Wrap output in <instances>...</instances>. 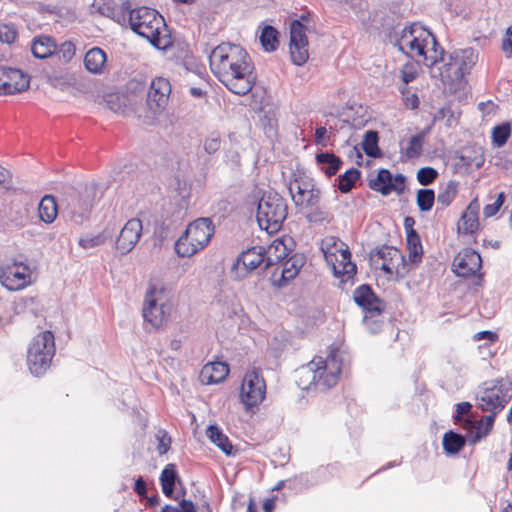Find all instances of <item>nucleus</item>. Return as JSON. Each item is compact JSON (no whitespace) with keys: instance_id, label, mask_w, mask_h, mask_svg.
<instances>
[{"instance_id":"f257e3e1","label":"nucleus","mask_w":512,"mask_h":512,"mask_svg":"<svg viewBox=\"0 0 512 512\" xmlns=\"http://www.w3.org/2000/svg\"><path fill=\"white\" fill-rule=\"evenodd\" d=\"M210 68L232 93L243 96L254 86L253 66L248 53L239 45L222 43L209 55Z\"/></svg>"},{"instance_id":"f03ea898","label":"nucleus","mask_w":512,"mask_h":512,"mask_svg":"<svg viewBox=\"0 0 512 512\" xmlns=\"http://www.w3.org/2000/svg\"><path fill=\"white\" fill-rule=\"evenodd\" d=\"M512 398V382L508 379H497L491 382V386L484 388L482 393L477 396L480 401L478 408L482 411L490 412L484 418L475 424L468 418L466 420L467 427H474L475 434L471 437L470 443L475 444L482 438L490 434L493 429L495 418L505 405Z\"/></svg>"},{"instance_id":"7ed1b4c3","label":"nucleus","mask_w":512,"mask_h":512,"mask_svg":"<svg viewBox=\"0 0 512 512\" xmlns=\"http://www.w3.org/2000/svg\"><path fill=\"white\" fill-rule=\"evenodd\" d=\"M130 30L158 50L165 51L173 44L163 16L152 8L130 9Z\"/></svg>"},{"instance_id":"20e7f679","label":"nucleus","mask_w":512,"mask_h":512,"mask_svg":"<svg viewBox=\"0 0 512 512\" xmlns=\"http://www.w3.org/2000/svg\"><path fill=\"white\" fill-rule=\"evenodd\" d=\"M171 94V84L163 77H156L149 86L146 93L145 104L141 107H132V99L130 98V111L141 121L145 126H155L158 124V118L168 104L169 96Z\"/></svg>"},{"instance_id":"39448f33","label":"nucleus","mask_w":512,"mask_h":512,"mask_svg":"<svg viewBox=\"0 0 512 512\" xmlns=\"http://www.w3.org/2000/svg\"><path fill=\"white\" fill-rule=\"evenodd\" d=\"M289 192L296 206L310 208L306 215L309 223H323L329 218V212L319 207L321 190L317 188L313 179L296 177L289 185Z\"/></svg>"},{"instance_id":"423d86ee","label":"nucleus","mask_w":512,"mask_h":512,"mask_svg":"<svg viewBox=\"0 0 512 512\" xmlns=\"http://www.w3.org/2000/svg\"><path fill=\"white\" fill-rule=\"evenodd\" d=\"M288 216L286 200L277 192H264L258 201L256 219L269 234L277 233Z\"/></svg>"},{"instance_id":"0eeeda50","label":"nucleus","mask_w":512,"mask_h":512,"mask_svg":"<svg viewBox=\"0 0 512 512\" xmlns=\"http://www.w3.org/2000/svg\"><path fill=\"white\" fill-rule=\"evenodd\" d=\"M98 193L95 182L85 183L77 189L71 188L62 200L63 209L73 222L81 224L88 217Z\"/></svg>"},{"instance_id":"6e6552de","label":"nucleus","mask_w":512,"mask_h":512,"mask_svg":"<svg viewBox=\"0 0 512 512\" xmlns=\"http://www.w3.org/2000/svg\"><path fill=\"white\" fill-rule=\"evenodd\" d=\"M55 355L54 335L44 331L35 336L27 351V365L34 376H42Z\"/></svg>"},{"instance_id":"1a4fd4ad","label":"nucleus","mask_w":512,"mask_h":512,"mask_svg":"<svg viewBox=\"0 0 512 512\" xmlns=\"http://www.w3.org/2000/svg\"><path fill=\"white\" fill-rule=\"evenodd\" d=\"M478 54L469 47L456 50L449 54L448 60L444 58L443 69L439 76L443 83H459L466 74L470 73L472 67L476 64Z\"/></svg>"},{"instance_id":"9d476101","label":"nucleus","mask_w":512,"mask_h":512,"mask_svg":"<svg viewBox=\"0 0 512 512\" xmlns=\"http://www.w3.org/2000/svg\"><path fill=\"white\" fill-rule=\"evenodd\" d=\"M164 294V289H156L153 286H150L146 292L142 314L144 321L154 329L163 327L168 322L172 311V304L164 299Z\"/></svg>"},{"instance_id":"9b49d317","label":"nucleus","mask_w":512,"mask_h":512,"mask_svg":"<svg viewBox=\"0 0 512 512\" xmlns=\"http://www.w3.org/2000/svg\"><path fill=\"white\" fill-rule=\"evenodd\" d=\"M32 271L30 267L17 260L0 264V283L9 291H18L31 284Z\"/></svg>"},{"instance_id":"f8f14e48","label":"nucleus","mask_w":512,"mask_h":512,"mask_svg":"<svg viewBox=\"0 0 512 512\" xmlns=\"http://www.w3.org/2000/svg\"><path fill=\"white\" fill-rule=\"evenodd\" d=\"M370 260L373 263L382 261L379 266L387 274H396L397 277H404L408 272L405 257L402 252L393 247L382 245L370 252Z\"/></svg>"},{"instance_id":"ddd939ff","label":"nucleus","mask_w":512,"mask_h":512,"mask_svg":"<svg viewBox=\"0 0 512 512\" xmlns=\"http://www.w3.org/2000/svg\"><path fill=\"white\" fill-rule=\"evenodd\" d=\"M266 383L260 369L254 368L244 375L240 398L247 410L258 406L265 398Z\"/></svg>"},{"instance_id":"4468645a","label":"nucleus","mask_w":512,"mask_h":512,"mask_svg":"<svg viewBox=\"0 0 512 512\" xmlns=\"http://www.w3.org/2000/svg\"><path fill=\"white\" fill-rule=\"evenodd\" d=\"M266 248L253 246L242 251L232 264L231 273H235V279H243L249 273L258 268L262 263L266 265Z\"/></svg>"},{"instance_id":"2eb2a0df","label":"nucleus","mask_w":512,"mask_h":512,"mask_svg":"<svg viewBox=\"0 0 512 512\" xmlns=\"http://www.w3.org/2000/svg\"><path fill=\"white\" fill-rule=\"evenodd\" d=\"M311 364L316 366L315 370L310 368L308 371L312 373V383L325 388H331L337 384L341 367L337 363L335 355L329 357L327 361L320 359L318 362H315L313 360Z\"/></svg>"},{"instance_id":"dca6fc26","label":"nucleus","mask_w":512,"mask_h":512,"mask_svg":"<svg viewBox=\"0 0 512 512\" xmlns=\"http://www.w3.org/2000/svg\"><path fill=\"white\" fill-rule=\"evenodd\" d=\"M409 57H423L425 64L429 67L436 65L439 61H444V49L438 44V47L431 45V40L426 39L422 34H417L415 41L407 45L406 52Z\"/></svg>"},{"instance_id":"f3484780","label":"nucleus","mask_w":512,"mask_h":512,"mask_svg":"<svg viewBox=\"0 0 512 512\" xmlns=\"http://www.w3.org/2000/svg\"><path fill=\"white\" fill-rule=\"evenodd\" d=\"M30 77L22 70L0 66V95H12L29 88Z\"/></svg>"},{"instance_id":"a211bd4d","label":"nucleus","mask_w":512,"mask_h":512,"mask_svg":"<svg viewBox=\"0 0 512 512\" xmlns=\"http://www.w3.org/2000/svg\"><path fill=\"white\" fill-rule=\"evenodd\" d=\"M453 272L458 277L475 276L482 267V259L478 252L471 248L460 251L453 260Z\"/></svg>"},{"instance_id":"6ab92c4d","label":"nucleus","mask_w":512,"mask_h":512,"mask_svg":"<svg viewBox=\"0 0 512 512\" xmlns=\"http://www.w3.org/2000/svg\"><path fill=\"white\" fill-rule=\"evenodd\" d=\"M353 299L366 314L372 316H380L385 309L384 301L375 294L368 284L358 286L353 293Z\"/></svg>"},{"instance_id":"aec40b11","label":"nucleus","mask_w":512,"mask_h":512,"mask_svg":"<svg viewBox=\"0 0 512 512\" xmlns=\"http://www.w3.org/2000/svg\"><path fill=\"white\" fill-rule=\"evenodd\" d=\"M185 232L191 241L201 250L208 245L214 234V225L210 218H198L188 225Z\"/></svg>"},{"instance_id":"412c9836","label":"nucleus","mask_w":512,"mask_h":512,"mask_svg":"<svg viewBox=\"0 0 512 512\" xmlns=\"http://www.w3.org/2000/svg\"><path fill=\"white\" fill-rule=\"evenodd\" d=\"M417 34H422L426 39L431 40L433 47H438L436 37L428 30L414 23L410 26L403 28L400 36L396 39L395 45L402 52H406L407 45H410L411 41H415Z\"/></svg>"},{"instance_id":"4be33fe9","label":"nucleus","mask_w":512,"mask_h":512,"mask_svg":"<svg viewBox=\"0 0 512 512\" xmlns=\"http://www.w3.org/2000/svg\"><path fill=\"white\" fill-rule=\"evenodd\" d=\"M368 186L371 190L381 193L383 196L389 195L392 191L398 194L402 193V187L393 184L392 173L385 168H381L374 179H370Z\"/></svg>"},{"instance_id":"5701e85b","label":"nucleus","mask_w":512,"mask_h":512,"mask_svg":"<svg viewBox=\"0 0 512 512\" xmlns=\"http://www.w3.org/2000/svg\"><path fill=\"white\" fill-rule=\"evenodd\" d=\"M337 252L340 254V259L334 266L333 274L335 277L341 278V283H345L354 278L357 267L351 261V252L348 249H337Z\"/></svg>"},{"instance_id":"b1692460","label":"nucleus","mask_w":512,"mask_h":512,"mask_svg":"<svg viewBox=\"0 0 512 512\" xmlns=\"http://www.w3.org/2000/svg\"><path fill=\"white\" fill-rule=\"evenodd\" d=\"M479 204L477 200L469 203L458 223V231L463 234H473L479 227L478 221Z\"/></svg>"},{"instance_id":"393cba45","label":"nucleus","mask_w":512,"mask_h":512,"mask_svg":"<svg viewBox=\"0 0 512 512\" xmlns=\"http://www.w3.org/2000/svg\"><path fill=\"white\" fill-rule=\"evenodd\" d=\"M229 371L228 364L217 361L206 364L200 376L206 384H216L222 382L229 375Z\"/></svg>"},{"instance_id":"a878e982","label":"nucleus","mask_w":512,"mask_h":512,"mask_svg":"<svg viewBox=\"0 0 512 512\" xmlns=\"http://www.w3.org/2000/svg\"><path fill=\"white\" fill-rule=\"evenodd\" d=\"M56 51L55 40L46 35H40L33 38L31 42V52L35 58L46 59Z\"/></svg>"},{"instance_id":"bb28decb","label":"nucleus","mask_w":512,"mask_h":512,"mask_svg":"<svg viewBox=\"0 0 512 512\" xmlns=\"http://www.w3.org/2000/svg\"><path fill=\"white\" fill-rule=\"evenodd\" d=\"M266 265L264 270L282 262L285 258H287L290 254L287 245L284 240L276 239L274 240L266 249Z\"/></svg>"},{"instance_id":"cd10ccee","label":"nucleus","mask_w":512,"mask_h":512,"mask_svg":"<svg viewBox=\"0 0 512 512\" xmlns=\"http://www.w3.org/2000/svg\"><path fill=\"white\" fill-rule=\"evenodd\" d=\"M316 163L327 177L338 173L342 166V160L332 152H320L316 154Z\"/></svg>"},{"instance_id":"c85d7f7f","label":"nucleus","mask_w":512,"mask_h":512,"mask_svg":"<svg viewBox=\"0 0 512 512\" xmlns=\"http://www.w3.org/2000/svg\"><path fill=\"white\" fill-rule=\"evenodd\" d=\"M106 61V53L101 48L94 47L85 54L84 66L93 74H101Z\"/></svg>"},{"instance_id":"c756f323","label":"nucleus","mask_w":512,"mask_h":512,"mask_svg":"<svg viewBox=\"0 0 512 512\" xmlns=\"http://www.w3.org/2000/svg\"><path fill=\"white\" fill-rule=\"evenodd\" d=\"M281 263V279L289 281L294 279L305 263V257L302 254L294 253L285 258Z\"/></svg>"},{"instance_id":"7c9ffc66","label":"nucleus","mask_w":512,"mask_h":512,"mask_svg":"<svg viewBox=\"0 0 512 512\" xmlns=\"http://www.w3.org/2000/svg\"><path fill=\"white\" fill-rule=\"evenodd\" d=\"M180 482V478L176 471L175 464H168L162 470L160 475V483L164 495L168 498H173L175 483Z\"/></svg>"},{"instance_id":"2f4dec72","label":"nucleus","mask_w":512,"mask_h":512,"mask_svg":"<svg viewBox=\"0 0 512 512\" xmlns=\"http://www.w3.org/2000/svg\"><path fill=\"white\" fill-rule=\"evenodd\" d=\"M112 2L103 3L99 7V11L101 14L112 18L121 26H126L127 18L126 14L128 12V1H123L121 6H112Z\"/></svg>"},{"instance_id":"473e14b6","label":"nucleus","mask_w":512,"mask_h":512,"mask_svg":"<svg viewBox=\"0 0 512 512\" xmlns=\"http://www.w3.org/2000/svg\"><path fill=\"white\" fill-rule=\"evenodd\" d=\"M206 435L210 441L215 444L227 456L233 454V445L229 438L216 425H209Z\"/></svg>"},{"instance_id":"72a5a7b5","label":"nucleus","mask_w":512,"mask_h":512,"mask_svg":"<svg viewBox=\"0 0 512 512\" xmlns=\"http://www.w3.org/2000/svg\"><path fill=\"white\" fill-rule=\"evenodd\" d=\"M38 212L43 222L46 224L53 223L58 214V205L54 196L45 195L39 203Z\"/></svg>"},{"instance_id":"f704fd0d","label":"nucleus","mask_w":512,"mask_h":512,"mask_svg":"<svg viewBox=\"0 0 512 512\" xmlns=\"http://www.w3.org/2000/svg\"><path fill=\"white\" fill-rule=\"evenodd\" d=\"M361 177V171L357 168H350L335 179V184L341 193H349L356 186Z\"/></svg>"},{"instance_id":"c9c22d12","label":"nucleus","mask_w":512,"mask_h":512,"mask_svg":"<svg viewBox=\"0 0 512 512\" xmlns=\"http://www.w3.org/2000/svg\"><path fill=\"white\" fill-rule=\"evenodd\" d=\"M466 443V439L459 433L448 431L443 436V449L447 454L458 453Z\"/></svg>"},{"instance_id":"e433bc0d","label":"nucleus","mask_w":512,"mask_h":512,"mask_svg":"<svg viewBox=\"0 0 512 512\" xmlns=\"http://www.w3.org/2000/svg\"><path fill=\"white\" fill-rule=\"evenodd\" d=\"M407 240V249H408V256L409 260L412 263H419L422 259L423 255V248L421 244V238L417 232H411L407 233L406 235Z\"/></svg>"},{"instance_id":"4c0bfd02","label":"nucleus","mask_w":512,"mask_h":512,"mask_svg":"<svg viewBox=\"0 0 512 512\" xmlns=\"http://www.w3.org/2000/svg\"><path fill=\"white\" fill-rule=\"evenodd\" d=\"M278 36L279 33L276 28L271 25L264 26L260 35V43L263 49L267 52L275 51L279 45Z\"/></svg>"},{"instance_id":"58836bf2","label":"nucleus","mask_w":512,"mask_h":512,"mask_svg":"<svg viewBox=\"0 0 512 512\" xmlns=\"http://www.w3.org/2000/svg\"><path fill=\"white\" fill-rule=\"evenodd\" d=\"M379 141V135L378 132L375 130H368L366 131L362 147L365 152V154L372 158H378L381 156V150L378 146Z\"/></svg>"},{"instance_id":"ea45409f","label":"nucleus","mask_w":512,"mask_h":512,"mask_svg":"<svg viewBox=\"0 0 512 512\" xmlns=\"http://www.w3.org/2000/svg\"><path fill=\"white\" fill-rule=\"evenodd\" d=\"M458 182L450 180L444 186H441L437 195V202L442 208L448 207L455 199L458 192Z\"/></svg>"},{"instance_id":"a19ab883","label":"nucleus","mask_w":512,"mask_h":512,"mask_svg":"<svg viewBox=\"0 0 512 512\" xmlns=\"http://www.w3.org/2000/svg\"><path fill=\"white\" fill-rule=\"evenodd\" d=\"M198 246L197 243L188 238L187 233L184 231L175 243V251L180 257H191L201 250Z\"/></svg>"},{"instance_id":"79ce46f5","label":"nucleus","mask_w":512,"mask_h":512,"mask_svg":"<svg viewBox=\"0 0 512 512\" xmlns=\"http://www.w3.org/2000/svg\"><path fill=\"white\" fill-rule=\"evenodd\" d=\"M435 192L433 189H419L416 194V203L421 212H428L432 209L435 202Z\"/></svg>"},{"instance_id":"37998d69","label":"nucleus","mask_w":512,"mask_h":512,"mask_svg":"<svg viewBox=\"0 0 512 512\" xmlns=\"http://www.w3.org/2000/svg\"><path fill=\"white\" fill-rule=\"evenodd\" d=\"M128 98L124 94H110L106 103L109 109L117 114L126 115Z\"/></svg>"},{"instance_id":"c03bdc74","label":"nucleus","mask_w":512,"mask_h":512,"mask_svg":"<svg viewBox=\"0 0 512 512\" xmlns=\"http://www.w3.org/2000/svg\"><path fill=\"white\" fill-rule=\"evenodd\" d=\"M510 135L511 124L509 122H503L493 128L492 141L497 147H501L506 144Z\"/></svg>"},{"instance_id":"a18cd8bd","label":"nucleus","mask_w":512,"mask_h":512,"mask_svg":"<svg viewBox=\"0 0 512 512\" xmlns=\"http://www.w3.org/2000/svg\"><path fill=\"white\" fill-rule=\"evenodd\" d=\"M289 49L291 60L295 65L301 66L307 62L309 58L308 44L290 43Z\"/></svg>"},{"instance_id":"49530a36","label":"nucleus","mask_w":512,"mask_h":512,"mask_svg":"<svg viewBox=\"0 0 512 512\" xmlns=\"http://www.w3.org/2000/svg\"><path fill=\"white\" fill-rule=\"evenodd\" d=\"M75 52V44L72 41H64L60 45L56 44V51L54 52V55L60 62L67 64L73 59Z\"/></svg>"},{"instance_id":"de8ad7c7","label":"nucleus","mask_w":512,"mask_h":512,"mask_svg":"<svg viewBox=\"0 0 512 512\" xmlns=\"http://www.w3.org/2000/svg\"><path fill=\"white\" fill-rule=\"evenodd\" d=\"M306 30L300 20H293L290 25V43L308 44Z\"/></svg>"},{"instance_id":"09e8293b","label":"nucleus","mask_w":512,"mask_h":512,"mask_svg":"<svg viewBox=\"0 0 512 512\" xmlns=\"http://www.w3.org/2000/svg\"><path fill=\"white\" fill-rule=\"evenodd\" d=\"M425 134L419 133L413 135L409 140V145L405 150V155L409 159L418 158L423 151V143H424Z\"/></svg>"},{"instance_id":"8fccbe9b","label":"nucleus","mask_w":512,"mask_h":512,"mask_svg":"<svg viewBox=\"0 0 512 512\" xmlns=\"http://www.w3.org/2000/svg\"><path fill=\"white\" fill-rule=\"evenodd\" d=\"M18 36V30L13 23H0V41L6 44L15 42Z\"/></svg>"},{"instance_id":"3c124183","label":"nucleus","mask_w":512,"mask_h":512,"mask_svg":"<svg viewBox=\"0 0 512 512\" xmlns=\"http://www.w3.org/2000/svg\"><path fill=\"white\" fill-rule=\"evenodd\" d=\"M106 235L99 233L97 235H85L80 237L78 244L83 249H90L102 245L106 241Z\"/></svg>"},{"instance_id":"603ef678","label":"nucleus","mask_w":512,"mask_h":512,"mask_svg":"<svg viewBox=\"0 0 512 512\" xmlns=\"http://www.w3.org/2000/svg\"><path fill=\"white\" fill-rule=\"evenodd\" d=\"M438 177V172L433 167H422L417 172V180L423 186L432 184Z\"/></svg>"},{"instance_id":"864d4df0","label":"nucleus","mask_w":512,"mask_h":512,"mask_svg":"<svg viewBox=\"0 0 512 512\" xmlns=\"http://www.w3.org/2000/svg\"><path fill=\"white\" fill-rule=\"evenodd\" d=\"M221 144L222 140L220 135L217 132H212L205 138L203 148L207 154L212 155L220 149Z\"/></svg>"},{"instance_id":"5fc2aeb1","label":"nucleus","mask_w":512,"mask_h":512,"mask_svg":"<svg viewBox=\"0 0 512 512\" xmlns=\"http://www.w3.org/2000/svg\"><path fill=\"white\" fill-rule=\"evenodd\" d=\"M146 90V79L143 76L134 77L130 79V96L133 95L135 98L140 96L143 100Z\"/></svg>"},{"instance_id":"6e6d98bb","label":"nucleus","mask_w":512,"mask_h":512,"mask_svg":"<svg viewBox=\"0 0 512 512\" xmlns=\"http://www.w3.org/2000/svg\"><path fill=\"white\" fill-rule=\"evenodd\" d=\"M156 439L158 441L157 451L159 455L166 454L170 449L171 437L165 430L160 429L156 433Z\"/></svg>"},{"instance_id":"4d7b16f0","label":"nucleus","mask_w":512,"mask_h":512,"mask_svg":"<svg viewBox=\"0 0 512 512\" xmlns=\"http://www.w3.org/2000/svg\"><path fill=\"white\" fill-rule=\"evenodd\" d=\"M505 200V195L503 192H500L497 195L496 200L492 204L485 205L483 209V214L486 218H490L497 214V212L500 210L501 206L503 205Z\"/></svg>"},{"instance_id":"13d9d810","label":"nucleus","mask_w":512,"mask_h":512,"mask_svg":"<svg viewBox=\"0 0 512 512\" xmlns=\"http://www.w3.org/2000/svg\"><path fill=\"white\" fill-rule=\"evenodd\" d=\"M142 222L138 218H130V233L135 232L133 238L130 237V251L134 248L136 243L139 241L142 233Z\"/></svg>"},{"instance_id":"bf43d9fd","label":"nucleus","mask_w":512,"mask_h":512,"mask_svg":"<svg viewBox=\"0 0 512 512\" xmlns=\"http://www.w3.org/2000/svg\"><path fill=\"white\" fill-rule=\"evenodd\" d=\"M404 105L409 109L418 108L420 101L416 93H410L407 87L401 89Z\"/></svg>"},{"instance_id":"052dcab7","label":"nucleus","mask_w":512,"mask_h":512,"mask_svg":"<svg viewBox=\"0 0 512 512\" xmlns=\"http://www.w3.org/2000/svg\"><path fill=\"white\" fill-rule=\"evenodd\" d=\"M47 82L50 85L54 87H59L61 89H63L64 86L69 84L67 77L64 74L58 73L56 71L47 74Z\"/></svg>"},{"instance_id":"680f3d73","label":"nucleus","mask_w":512,"mask_h":512,"mask_svg":"<svg viewBox=\"0 0 512 512\" xmlns=\"http://www.w3.org/2000/svg\"><path fill=\"white\" fill-rule=\"evenodd\" d=\"M132 416L133 422L139 426L141 432H144L148 423L147 412L144 410L140 411L138 409H134Z\"/></svg>"},{"instance_id":"e2e57ef3","label":"nucleus","mask_w":512,"mask_h":512,"mask_svg":"<svg viewBox=\"0 0 512 512\" xmlns=\"http://www.w3.org/2000/svg\"><path fill=\"white\" fill-rule=\"evenodd\" d=\"M375 316L366 314L363 318V323L366 328L373 334L378 333L382 327V321L374 319Z\"/></svg>"},{"instance_id":"0e129e2a","label":"nucleus","mask_w":512,"mask_h":512,"mask_svg":"<svg viewBox=\"0 0 512 512\" xmlns=\"http://www.w3.org/2000/svg\"><path fill=\"white\" fill-rule=\"evenodd\" d=\"M128 227V222L123 226L118 239L116 240V253L120 256H125L128 253L126 238L124 237V231Z\"/></svg>"},{"instance_id":"69168bd1","label":"nucleus","mask_w":512,"mask_h":512,"mask_svg":"<svg viewBox=\"0 0 512 512\" xmlns=\"http://www.w3.org/2000/svg\"><path fill=\"white\" fill-rule=\"evenodd\" d=\"M402 80L405 85L412 82L417 77V71L413 68V66H404V68L401 70Z\"/></svg>"},{"instance_id":"338daca9","label":"nucleus","mask_w":512,"mask_h":512,"mask_svg":"<svg viewBox=\"0 0 512 512\" xmlns=\"http://www.w3.org/2000/svg\"><path fill=\"white\" fill-rule=\"evenodd\" d=\"M472 408V405L469 402H460L456 405V415L454 419L456 422H459L462 419V415L468 414Z\"/></svg>"},{"instance_id":"774afa93","label":"nucleus","mask_w":512,"mask_h":512,"mask_svg":"<svg viewBox=\"0 0 512 512\" xmlns=\"http://www.w3.org/2000/svg\"><path fill=\"white\" fill-rule=\"evenodd\" d=\"M502 49L504 52L512 54V26L506 30V37L502 41Z\"/></svg>"}]
</instances>
